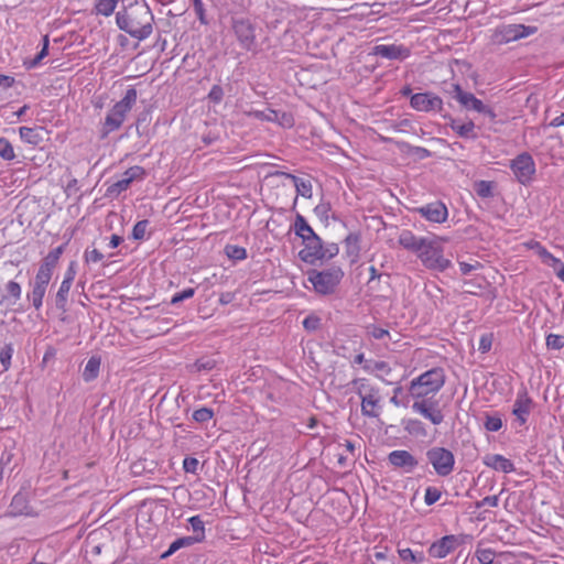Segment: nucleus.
Instances as JSON below:
<instances>
[{"label":"nucleus","mask_w":564,"mask_h":564,"mask_svg":"<svg viewBox=\"0 0 564 564\" xmlns=\"http://www.w3.org/2000/svg\"><path fill=\"white\" fill-rule=\"evenodd\" d=\"M214 366H215V361L210 358V356L204 355L199 359H197L195 361V364H193L191 366V371H194V372L207 371V370L213 369Z\"/></svg>","instance_id":"36"},{"label":"nucleus","mask_w":564,"mask_h":564,"mask_svg":"<svg viewBox=\"0 0 564 564\" xmlns=\"http://www.w3.org/2000/svg\"><path fill=\"white\" fill-rule=\"evenodd\" d=\"M457 545L458 538L456 535H445L431 544L429 547V554L434 558H444L452 553Z\"/></svg>","instance_id":"19"},{"label":"nucleus","mask_w":564,"mask_h":564,"mask_svg":"<svg viewBox=\"0 0 564 564\" xmlns=\"http://www.w3.org/2000/svg\"><path fill=\"white\" fill-rule=\"evenodd\" d=\"M64 251L65 245L58 246L51 250L42 260L32 283L47 288L50 281L52 280L53 272Z\"/></svg>","instance_id":"9"},{"label":"nucleus","mask_w":564,"mask_h":564,"mask_svg":"<svg viewBox=\"0 0 564 564\" xmlns=\"http://www.w3.org/2000/svg\"><path fill=\"white\" fill-rule=\"evenodd\" d=\"M145 176V171L142 166L134 165L124 171L121 177L113 182L107 188L108 195H119L122 192L127 191L130 184L135 180H143Z\"/></svg>","instance_id":"14"},{"label":"nucleus","mask_w":564,"mask_h":564,"mask_svg":"<svg viewBox=\"0 0 564 564\" xmlns=\"http://www.w3.org/2000/svg\"><path fill=\"white\" fill-rule=\"evenodd\" d=\"M194 294H195V289H193V288L185 289L182 292L175 293L172 296L171 303L172 304L180 303V302H182L184 300L193 297Z\"/></svg>","instance_id":"51"},{"label":"nucleus","mask_w":564,"mask_h":564,"mask_svg":"<svg viewBox=\"0 0 564 564\" xmlns=\"http://www.w3.org/2000/svg\"><path fill=\"white\" fill-rule=\"evenodd\" d=\"M70 288H72V283H67L65 281H62L61 285H59V289L56 293V304L57 306L59 307H64L66 302H67V299H68V293L70 291Z\"/></svg>","instance_id":"38"},{"label":"nucleus","mask_w":564,"mask_h":564,"mask_svg":"<svg viewBox=\"0 0 564 564\" xmlns=\"http://www.w3.org/2000/svg\"><path fill=\"white\" fill-rule=\"evenodd\" d=\"M499 503L498 496H487L477 502V508L491 507L495 508Z\"/></svg>","instance_id":"59"},{"label":"nucleus","mask_w":564,"mask_h":564,"mask_svg":"<svg viewBox=\"0 0 564 564\" xmlns=\"http://www.w3.org/2000/svg\"><path fill=\"white\" fill-rule=\"evenodd\" d=\"M294 231L303 241L313 239L316 241V234L302 215H297L294 221Z\"/></svg>","instance_id":"25"},{"label":"nucleus","mask_w":564,"mask_h":564,"mask_svg":"<svg viewBox=\"0 0 564 564\" xmlns=\"http://www.w3.org/2000/svg\"><path fill=\"white\" fill-rule=\"evenodd\" d=\"M104 259V254L96 248L89 250L86 249L84 252V261L86 263H97Z\"/></svg>","instance_id":"49"},{"label":"nucleus","mask_w":564,"mask_h":564,"mask_svg":"<svg viewBox=\"0 0 564 564\" xmlns=\"http://www.w3.org/2000/svg\"><path fill=\"white\" fill-rule=\"evenodd\" d=\"M100 366H101L100 357L97 355H93L84 368V371H83L84 380L86 382L95 380L99 375Z\"/></svg>","instance_id":"30"},{"label":"nucleus","mask_w":564,"mask_h":564,"mask_svg":"<svg viewBox=\"0 0 564 564\" xmlns=\"http://www.w3.org/2000/svg\"><path fill=\"white\" fill-rule=\"evenodd\" d=\"M153 14L145 4L134 2L116 13V23L121 31L139 41L148 39L153 32Z\"/></svg>","instance_id":"1"},{"label":"nucleus","mask_w":564,"mask_h":564,"mask_svg":"<svg viewBox=\"0 0 564 564\" xmlns=\"http://www.w3.org/2000/svg\"><path fill=\"white\" fill-rule=\"evenodd\" d=\"M223 88L219 85H214L208 93V99L214 104H219L223 100Z\"/></svg>","instance_id":"54"},{"label":"nucleus","mask_w":564,"mask_h":564,"mask_svg":"<svg viewBox=\"0 0 564 564\" xmlns=\"http://www.w3.org/2000/svg\"><path fill=\"white\" fill-rule=\"evenodd\" d=\"M232 29L238 39V42L243 48L250 50L254 45V28L250 21L246 19L234 20Z\"/></svg>","instance_id":"16"},{"label":"nucleus","mask_w":564,"mask_h":564,"mask_svg":"<svg viewBox=\"0 0 564 564\" xmlns=\"http://www.w3.org/2000/svg\"><path fill=\"white\" fill-rule=\"evenodd\" d=\"M475 557L480 564H500L496 562V552L490 547L478 545L475 550Z\"/></svg>","instance_id":"33"},{"label":"nucleus","mask_w":564,"mask_h":564,"mask_svg":"<svg viewBox=\"0 0 564 564\" xmlns=\"http://www.w3.org/2000/svg\"><path fill=\"white\" fill-rule=\"evenodd\" d=\"M275 123H278L279 126H281L284 129H291L294 126L295 120H294L293 115L290 112L276 111Z\"/></svg>","instance_id":"42"},{"label":"nucleus","mask_w":564,"mask_h":564,"mask_svg":"<svg viewBox=\"0 0 564 564\" xmlns=\"http://www.w3.org/2000/svg\"><path fill=\"white\" fill-rule=\"evenodd\" d=\"M399 557L405 564H424L426 557L421 551H413L410 547H399L398 549Z\"/></svg>","instance_id":"28"},{"label":"nucleus","mask_w":564,"mask_h":564,"mask_svg":"<svg viewBox=\"0 0 564 564\" xmlns=\"http://www.w3.org/2000/svg\"><path fill=\"white\" fill-rule=\"evenodd\" d=\"M119 2L120 0H95L93 13L97 17L108 18L115 13Z\"/></svg>","instance_id":"27"},{"label":"nucleus","mask_w":564,"mask_h":564,"mask_svg":"<svg viewBox=\"0 0 564 564\" xmlns=\"http://www.w3.org/2000/svg\"><path fill=\"white\" fill-rule=\"evenodd\" d=\"M509 166L520 184L528 186L534 181L536 165L530 153L522 152L518 154L510 161Z\"/></svg>","instance_id":"6"},{"label":"nucleus","mask_w":564,"mask_h":564,"mask_svg":"<svg viewBox=\"0 0 564 564\" xmlns=\"http://www.w3.org/2000/svg\"><path fill=\"white\" fill-rule=\"evenodd\" d=\"M441 241H445L444 238L426 239L424 247L416 253L422 264L429 270L443 272L452 265V261L446 259L443 254L444 249Z\"/></svg>","instance_id":"4"},{"label":"nucleus","mask_w":564,"mask_h":564,"mask_svg":"<svg viewBox=\"0 0 564 564\" xmlns=\"http://www.w3.org/2000/svg\"><path fill=\"white\" fill-rule=\"evenodd\" d=\"M149 221L147 219L138 221L131 232V237L134 240H143L147 236Z\"/></svg>","instance_id":"39"},{"label":"nucleus","mask_w":564,"mask_h":564,"mask_svg":"<svg viewBox=\"0 0 564 564\" xmlns=\"http://www.w3.org/2000/svg\"><path fill=\"white\" fill-rule=\"evenodd\" d=\"M477 194L481 197H488L491 195V184L486 181H481L477 185Z\"/></svg>","instance_id":"60"},{"label":"nucleus","mask_w":564,"mask_h":564,"mask_svg":"<svg viewBox=\"0 0 564 564\" xmlns=\"http://www.w3.org/2000/svg\"><path fill=\"white\" fill-rule=\"evenodd\" d=\"M454 90L456 93L455 98L463 107L467 109H474L477 112L485 110L484 102L474 94L464 91L459 85H455Z\"/></svg>","instance_id":"23"},{"label":"nucleus","mask_w":564,"mask_h":564,"mask_svg":"<svg viewBox=\"0 0 564 564\" xmlns=\"http://www.w3.org/2000/svg\"><path fill=\"white\" fill-rule=\"evenodd\" d=\"M31 285H32V290L28 294V297L32 302L33 306L36 310H40L43 305V300H44L47 288L44 285L34 284V283H32Z\"/></svg>","instance_id":"32"},{"label":"nucleus","mask_w":564,"mask_h":564,"mask_svg":"<svg viewBox=\"0 0 564 564\" xmlns=\"http://www.w3.org/2000/svg\"><path fill=\"white\" fill-rule=\"evenodd\" d=\"M410 105L417 111L429 112L441 110L443 100L437 95L431 93H417L411 96Z\"/></svg>","instance_id":"15"},{"label":"nucleus","mask_w":564,"mask_h":564,"mask_svg":"<svg viewBox=\"0 0 564 564\" xmlns=\"http://www.w3.org/2000/svg\"><path fill=\"white\" fill-rule=\"evenodd\" d=\"M249 115L253 116L254 118H257L259 120L268 121V122H275V119H276V110H273V109H269L267 112L260 111V110H254V111L250 112Z\"/></svg>","instance_id":"46"},{"label":"nucleus","mask_w":564,"mask_h":564,"mask_svg":"<svg viewBox=\"0 0 564 564\" xmlns=\"http://www.w3.org/2000/svg\"><path fill=\"white\" fill-rule=\"evenodd\" d=\"M550 127H553V128L564 127V112H562L560 116L553 118L550 122Z\"/></svg>","instance_id":"64"},{"label":"nucleus","mask_w":564,"mask_h":564,"mask_svg":"<svg viewBox=\"0 0 564 564\" xmlns=\"http://www.w3.org/2000/svg\"><path fill=\"white\" fill-rule=\"evenodd\" d=\"M405 429L410 432V433H419V432H422V434H424L423 432V427H422V423L417 420H410L405 426Z\"/></svg>","instance_id":"61"},{"label":"nucleus","mask_w":564,"mask_h":564,"mask_svg":"<svg viewBox=\"0 0 564 564\" xmlns=\"http://www.w3.org/2000/svg\"><path fill=\"white\" fill-rule=\"evenodd\" d=\"M14 84H15L14 77L0 74V87L8 89V88H11Z\"/></svg>","instance_id":"62"},{"label":"nucleus","mask_w":564,"mask_h":564,"mask_svg":"<svg viewBox=\"0 0 564 564\" xmlns=\"http://www.w3.org/2000/svg\"><path fill=\"white\" fill-rule=\"evenodd\" d=\"M494 343V335L491 333L484 334L479 340V349L481 352H488Z\"/></svg>","instance_id":"53"},{"label":"nucleus","mask_w":564,"mask_h":564,"mask_svg":"<svg viewBox=\"0 0 564 564\" xmlns=\"http://www.w3.org/2000/svg\"><path fill=\"white\" fill-rule=\"evenodd\" d=\"M536 32L535 26L523 24H507L497 28L492 33V42L498 45L528 37Z\"/></svg>","instance_id":"8"},{"label":"nucleus","mask_w":564,"mask_h":564,"mask_svg":"<svg viewBox=\"0 0 564 564\" xmlns=\"http://www.w3.org/2000/svg\"><path fill=\"white\" fill-rule=\"evenodd\" d=\"M485 427L487 431L497 432L502 427V421L498 415H487Z\"/></svg>","instance_id":"47"},{"label":"nucleus","mask_w":564,"mask_h":564,"mask_svg":"<svg viewBox=\"0 0 564 564\" xmlns=\"http://www.w3.org/2000/svg\"><path fill=\"white\" fill-rule=\"evenodd\" d=\"M426 239L425 237L414 235L411 230H402L398 237V243L405 250L416 254L424 247Z\"/></svg>","instance_id":"21"},{"label":"nucleus","mask_w":564,"mask_h":564,"mask_svg":"<svg viewBox=\"0 0 564 564\" xmlns=\"http://www.w3.org/2000/svg\"><path fill=\"white\" fill-rule=\"evenodd\" d=\"M42 128L20 127L19 133L23 142L31 145H39L43 141Z\"/></svg>","instance_id":"29"},{"label":"nucleus","mask_w":564,"mask_h":564,"mask_svg":"<svg viewBox=\"0 0 564 564\" xmlns=\"http://www.w3.org/2000/svg\"><path fill=\"white\" fill-rule=\"evenodd\" d=\"M542 262L552 267L556 276L564 282V263L550 251L543 257Z\"/></svg>","instance_id":"34"},{"label":"nucleus","mask_w":564,"mask_h":564,"mask_svg":"<svg viewBox=\"0 0 564 564\" xmlns=\"http://www.w3.org/2000/svg\"><path fill=\"white\" fill-rule=\"evenodd\" d=\"M48 44H50L48 35H44V37H43V47L40 51V53L34 58L24 61L23 65L28 69L35 68L42 62V59L47 56V54H48Z\"/></svg>","instance_id":"35"},{"label":"nucleus","mask_w":564,"mask_h":564,"mask_svg":"<svg viewBox=\"0 0 564 564\" xmlns=\"http://www.w3.org/2000/svg\"><path fill=\"white\" fill-rule=\"evenodd\" d=\"M76 262L75 261H70L65 273H64V279L63 281L67 282V283H72L74 282L75 280V276H76Z\"/></svg>","instance_id":"58"},{"label":"nucleus","mask_w":564,"mask_h":564,"mask_svg":"<svg viewBox=\"0 0 564 564\" xmlns=\"http://www.w3.org/2000/svg\"><path fill=\"white\" fill-rule=\"evenodd\" d=\"M442 492L438 488L430 486L425 489L424 502L426 506H432L440 500Z\"/></svg>","instance_id":"45"},{"label":"nucleus","mask_w":564,"mask_h":564,"mask_svg":"<svg viewBox=\"0 0 564 564\" xmlns=\"http://www.w3.org/2000/svg\"><path fill=\"white\" fill-rule=\"evenodd\" d=\"M417 213L425 218L427 221L435 224H443L448 218V210L444 203L433 202L419 207Z\"/></svg>","instance_id":"17"},{"label":"nucleus","mask_w":564,"mask_h":564,"mask_svg":"<svg viewBox=\"0 0 564 564\" xmlns=\"http://www.w3.org/2000/svg\"><path fill=\"white\" fill-rule=\"evenodd\" d=\"M194 6L195 13L202 24H207L206 11L202 0H191Z\"/></svg>","instance_id":"52"},{"label":"nucleus","mask_w":564,"mask_h":564,"mask_svg":"<svg viewBox=\"0 0 564 564\" xmlns=\"http://www.w3.org/2000/svg\"><path fill=\"white\" fill-rule=\"evenodd\" d=\"M303 327L307 330V332H315L317 329L321 328L322 326V317L313 312V313H310L304 319H303Z\"/></svg>","instance_id":"37"},{"label":"nucleus","mask_w":564,"mask_h":564,"mask_svg":"<svg viewBox=\"0 0 564 564\" xmlns=\"http://www.w3.org/2000/svg\"><path fill=\"white\" fill-rule=\"evenodd\" d=\"M225 252L230 259L245 260L247 258V250L236 245L226 246Z\"/></svg>","instance_id":"40"},{"label":"nucleus","mask_w":564,"mask_h":564,"mask_svg":"<svg viewBox=\"0 0 564 564\" xmlns=\"http://www.w3.org/2000/svg\"><path fill=\"white\" fill-rule=\"evenodd\" d=\"M546 346L552 350H560L564 347V335L550 334L546 337Z\"/></svg>","instance_id":"44"},{"label":"nucleus","mask_w":564,"mask_h":564,"mask_svg":"<svg viewBox=\"0 0 564 564\" xmlns=\"http://www.w3.org/2000/svg\"><path fill=\"white\" fill-rule=\"evenodd\" d=\"M534 409V401L529 395L528 390L525 388L520 389L517 392L513 405H512V415L516 417L519 426L524 425L531 412Z\"/></svg>","instance_id":"13"},{"label":"nucleus","mask_w":564,"mask_h":564,"mask_svg":"<svg viewBox=\"0 0 564 564\" xmlns=\"http://www.w3.org/2000/svg\"><path fill=\"white\" fill-rule=\"evenodd\" d=\"M358 394L361 398V412L364 415L377 417L379 415L380 395L378 391L368 388L364 380L357 382Z\"/></svg>","instance_id":"12"},{"label":"nucleus","mask_w":564,"mask_h":564,"mask_svg":"<svg viewBox=\"0 0 564 564\" xmlns=\"http://www.w3.org/2000/svg\"><path fill=\"white\" fill-rule=\"evenodd\" d=\"M426 458L436 475L446 477L451 475L455 466L454 454L445 447H432L426 452Z\"/></svg>","instance_id":"7"},{"label":"nucleus","mask_w":564,"mask_h":564,"mask_svg":"<svg viewBox=\"0 0 564 564\" xmlns=\"http://www.w3.org/2000/svg\"><path fill=\"white\" fill-rule=\"evenodd\" d=\"M0 158L7 161L15 158L12 144L4 138H0Z\"/></svg>","instance_id":"41"},{"label":"nucleus","mask_w":564,"mask_h":564,"mask_svg":"<svg viewBox=\"0 0 564 564\" xmlns=\"http://www.w3.org/2000/svg\"><path fill=\"white\" fill-rule=\"evenodd\" d=\"M192 542L191 538H181L175 540L171 543L167 551H165L162 555L163 558L171 556L173 553H175L177 550H180L183 546L189 545Z\"/></svg>","instance_id":"43"},{"label":"nucleus","mask_w":564,"mask_h":564,"mask_svg":"<svg viewBox=\"0 0 564 564\" xmlns=\"http://www.w3.org/2000/svg\"><path fill=\"white\" fill-rule=\"evenodd\" d=\"M303 243L306 246L305 249H303L300 254L304 261H315L319 260L324 257V250L322 246V241L319 237L316 235V241L313 239H310L307 241H303Z\"/></svg>","instance_id":"24"},{"label":"nucleus","mask_w":564,"mask_h":564,"mask_svg":"<svg viewBox=\"0 0 564 564\" xmlns=\"http://www.w3.org/2000/svg\"><path fill=\"white\" fill-rule=\"evenodd\" d=\"M389 463L395 467L401 468L404 473H412L417 466V459L408 451L397 449L389 454Z\"/></svg>","instance_id":"18"},{"label":"nucleus","mask_w":564,"mask_h":564,"mask_svg":"<svg viewBox=\"0 0 564 564\" xmlns=\"http://www.w3.org/2000/svg\"><path fill=\"white\" fill-rule=\"evenodd\" d=\"M445 376L441 368H433L411 381L409 392L414 398H429L444 386Z\"/></svg>","instance_id":"3"},{"label":"nucleus","mask_w":564,"mask_h":564,"mask_svg":"<svg viewBox=\"0 0 564 564\" xmlns=\"http://www.w3.org/2000/svg\"><path fill=\"white\" fill-rule=\"evenodd\" d=\"M137 90L133 88H129L122 99L117 101L106 113L105 119L100 122L99 127V138L101 140L107 139L109 134L115 131H118L128 113L131 111L132 107L137 102Z\"/></svg>","instance_id":"2"},{"label":"nucleus","mask_w":564,"mask_h":564,"mask_svg":"<svg viewBox=\"0 0 564 564\" xmlns=\"http://www.w3.org/2000/svg\"><path fill=\"white\" fill-rule=\"evenodd\" d=\"M452 130L462 138L466 139H476L477 134L475 133V124L471 120L468 121H459L452 120L449 123Z\"/></svg>","instance_id":"26"},{"label":"nucleus","mask_w":564,"mask_h":564,"mask_svg":"<svg viewBox=\"0 0 564 564\" xmlns=\"http://www.w3.org/2000/svg\"><path fill=\"white\" fill-rule=\"evenodd\" d=\"M412 411L422 415L434 425H440L444 421V414L440 409L438 401L433 398H414Z\"/></svg>","instance_id":"10"},{"label":"nucleus","mask_w":564,"mask_h":564,"mask_svg":"<svg viewBox=\"0 0 564 564\" xmlns=\"http://www.w3.org/2000/svg\"><path fill=\"white\" fill-rule=\"evenodd\" d=\"M7 292L9 295H11L14 300H19L21 297V286L15 281H9L6 285Z\"/></svg>","instance_id":"56"},{"label":"nucleus","mask_w":564,"mask_h":564,"mask_svg":"<svg viewBox=\"0 0 564 564\" xmlns=\"http://www.w3.org/2000/svg\"><path fill=\"white\" fill-rule=\"evenodd\" d=\"M188 522L191 524L192 530L195 533L200 534L204 536V522L202 521L199 516H194L188 519Z\"/></svg>","instance_id":"55"},{"label":"nucleus","mask_w":564,"mask_h":564,"mask_svg":"<svg viewBox=\"0 0 564 564\" xmlns=\"http://www.w3.org/2000/svg\"><path fill=\"white\" fill-rule=\"evenodd\" d=\"M343 278L344 272L338 267L323 271L312 270L307 275L314 291L322 295L334 293Z\"/></svg>","instance_id":"5"},{"label":"nucleus","mask_w":564,"mask_h":564,"mask_svg":"<svg viewBox=\"0 0 564 564\" xmlns=\"http://www.w3.org/2000/svg\"><path fill=\"white\" fill-rule=\"evenodd\" d=\"M285 176L292 180V182L294 183L297 195H301L302 197L305 198L312 197L313 187L311 181L300 178L292 174H285Z\"/></svg>","instance_id":"31"},{"label":"nucleus","mask_w":564,"mask_h":564,"mask_svg":"<svg viewBox=\"0 0 564 564\" xmlns=\"http://www.w3.org/2000/svg\"><path fill=\"white\" fill-rule=\"evenodd\" d=\"M198 460L194 457H186L183 462V468L186 473L195 474L198 469Z\"/></svg>","instance_id":"57"},{"label":"nucleus","mask_w":564,"mask_h":564,"mask_svg":"<svg viewBox=\"0 0 564 564\" xmlns=\"http://www.w3.org/2000/svg\"><path fill=\"white\" fill-rule=\"evenodd\" d=\"M478 267V263L476 264H470V263H467V262H459V269H460V272L463 274H468L470 273L473 270H475L476 268Z\"/></svg>","instance_id":"63"},{"label":"nucleus","mask_w":564,"mask_h":564,"mask_svg":"<svg viewBox=\"0 0 564 564\" xmlns=\"http://www.w3.org/2000/svg\"><path fill=\"white\" fill-rule=\"evenodd\" d=\"M213 415H214V413L210 409L200 408V409L194 411L193 419L196 422L204 423V422L212 420Z\"/></svg>","instance_id":"48"},{"label":"nucleus","mask_w":564,"mask_h":564,"mask_svg":"<svg viewBox=\"0 0 564 564\" xmlns=\"http://www.w3.org/2000/svg\"><path fill=\"white\" fill-rule=\"evenodd\" d=\"M482 463L487 467L505 474L512 473L516 469L513 463L510 459L499 454H488L484 456Z\"/></svg>","instance_id":"22"},{"label":"nucleus","mask_w":564,"mask_h":564,"mask_svg":"<svg viewBox=\"0 0 564 564\" xmlns=\"http://www.w3.org/2000/svg\"><path fill=\"white\" fill-rule=\"evenodd\" d=\"M355 362L362 365L364 368L373 373L387 383H393L395 378L393 377L394 368L390 362L381 359H366L365 355H356Z\"/></svg>","instance_id":"11"},{"label":"nucleus","mask_w":564,"mask_h":564,"mask_svg":"<svg viewBox=\"0 0 564 564\" xmlns=\"http://www.w3.org/2000/svg\"><path fill=\"white\" fill-rule=\"evenodd\" d=\"M375 55L388 59H404L410 56V50L404 45L398 44H380L373 48Z\"/></svg>","instance_id":"20"},{"label":"nucleus","mask_w":564,"mask_h":564,"mask_svg":"<svg viewBox=\"0 0 564 564\" xmlns=\"http://www.w3.org/2000/svg\"><path fill=\"white\" fill-rule=\"evenodd\" d=\"M524 247L534 250L541 260L543 259V257H545V254L549 251L540 241L536 240H530L524 242Z\"/></svg>","instance_id":"50"}]
</instances>
